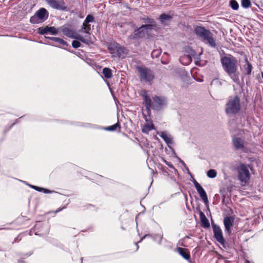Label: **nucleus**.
Wrapping results in <instances>:
<instances>
[{
    "instance_id": "cd10ccee",
    "label": "nucleus",
    "mask_w": 263,
    "mask_h": 263,
    "mask_svg": "<svg viewBox=\"0 0 263 263\" xmlns=\"http://www.w3.org/2000/svg\"><path fill=\"white\" fill-rule=\"evenodd\" d=\"M230 6L234 10H237L239 8V4L235 0H231L230 1Z\"/></svg>"
},
{
    "instance_id": "9b49d317",
    "label": "nucleus",
    "mask_w": 263,
    "mask_h": 263,
    "mask_svg": "<svg viewBox=\"0 0 263 263\" xmlns=\"http://www.w3.org/2000/svg\"><path fill=\"white\" fill-rule=\"evenodd\" d=\"M192 181L197 190V192L200 195V198L202 199L205 204L208 205L209 200L208 196L203 188L198 182H197L195 179H193Z\"/></svg>"
},
{
    "instance_id": "6ab92c4d",
    "label": "nucleus",
    "mask_w": 263,
    "mask_h": 263,
    "mask_svg": "<svg viewBox=\"0 0 263 263\" xmlns=\"http://www.w3.org/2000/svg\"><path fill=\"white\" fill-rule=\"evenodd\" d=\"M177 251L185 259L189 260L190 259V254L187 249L182 248H178Z\"/></svg>"
},
{
    "instance_id": "f3484780",
    "label": "nucleus",
    "mask_w": 263,
    "mask_h": 263,
    "mask_svg": "<svg viewBox=\"0 0 263 263\" xmlns=\"http://www.w3.org/2000/svg\"><path fill=\"white\" fill-rule=\"evenodd\" d=\"M145 121L146 124L143 126L142 131L144 133L148 134L149 131L154 128V125L151 121L147 119H145Z\"/></svg>"
},
{
    "instance_id": "c9c22d12",
    "label": "nucleus",
    "mask_w": 263,
    "mask_h": 263,
    "mask_svg": "<svg viewBox=\"0 0 263 263\" xmlns=\"http://www.w3.org/2000/svg\"><path fill=\"white\" fill-rule=\"evenodd\" d=\"M147 236V235H144V236H143V237L140 239V240L138 242H136V243H135V245H136V250H138V249H139V246H138V243H139V242H141L143 240V239L144 238H145Z\"/></svg>"
},
{
    "instance_id": "79ce46f5",
    "label": "nucleus",
    "mask_w": 263,
    "mask_h": 263,
    "mask_svg": "<svg viewBox=\"0 0 263 263\" xmlns=\"http://www.w3.org/2000/svg\"><path fill=\"white\" fill-rule=\"evenodd\" d=\"M82 259H83V258H81V260H82L81 263H82Z\"/></svg>"
},
{
    "instance_id": "72a5a7b5",
    "label": "nucleus",
    "mask_w": 263,
    "mask_h": 263,
    "mask_svg": "<svg viewBox=\"0 0 263 263\" xmlns=\"http://www.w3.org/2000/svg\"><path fill=\"white\" fill-rule=\"evenodd\" d=\"M160 54V52L159 50H155L153 51V52H152V57L153 58H157L159 56Z\"/></svg>"
},
{
    "instance_id": "f257e3e1",
    "label": "nucleus",
    "mask_w": 263,
    "mask_h": 263,
    "mask_svg": "<svg viewBox=\"0 0 263 263\" xmlns=\"http://www.w3.org/2000/svg\"><path fill=\"white\" fill-rule=\"evenodd\" d=\"M221 63L224 71L233 80L234 82L239 81V77L236 73L237 69V61L231 54L222 57L220 59Z\"/></svg>"
},
{
    "instance_id": "473e14b6",
    "label": "nucleus",
    "mask_w": 263,
    "mask_h": 263,
    "mask_svg": "<svg viewBox=\"0 0 263 263\" xmlns=\"http://www.w3.org/2000/svg\"><path fill=\"white\" fill-rule=\"evenodd\" d=\"M79 40L77 41V40H74L72 41V47H73L74 48H77L78 47H80L81 46V43L79 41Z\"/></svg>"
},
{
    "instance_id": "f03ea898",
    "label": "nucleus",
    "mask_w": 263,
    "mask_h": 263,
    "mask_svg": "<svg viewBox=\"0 0 263 263\" xmlns=\"http://www.w3.org/2000/svg\"><path fill=\"white\" fill-rule=\"evenodd\" d=\"M142 96L143 98L144 103L148 113L150 111L151 109L159 110L166 104V100L164 97L156 96L153 98L154 103H152L146 91L143 92Z\"/></svg>"
},
{
    "instance_id": "dca6fc26",
    "label": "nucleus",
    "mask_w": 263,
    "mask_h": 263,
    "mask_svg": "<svg viewBox=\"0 0 263 263\" xmlns=\"http://www.w3.org/2000/svg\"><path fill=\"white\" fill-rule=\"evenodd\" d=\"M41 226L42 227L43 230H40V232H41L42 233L41 234H37V233L36 232L35 234L40 235L42 236L47 234L49 233V228L47 224H43V223H41V222H36L35 225V229H38L39 227Z\"/></svg>"
},
{
    "instance_id": "a878e982",
    "label": "nucleus",
    "mask_w": 263,
    "mask_h": 263,
    "mask_svg": "<svg viewBox=\"0 0 263 263\" xmlns=\"http://www.w3.org/2000/svg\"><path fill=\"white\" fill-rule=\"evenodd\" d=\"M117 53L119 57L123 58L126 54V50L123 47H119L117 48Z\"/></svg>"
},
{
    "instance_id": "423d86ee",
    "label": "nucleus",
    "mask_w": 263,
    "mask_h": 263,
    "mask_svg": "<svg viewBox=\"0 0 263 263\" xmlns=\"http://www.w3.org/2000/svg\"><path fill=\"white\" fill-rule=\"evenodd\" d=\"M62 32L65 35L72 39H75L77 40H79L85 44H89L91 43V41L89 35L82 36L69 28H64L62 29Z\"/></svg>"
},
{
    "instance_id": "1a4fd4ad",
    "label": "nucleus",
    "mask_w": 263,
    "mask_h": 263,
    "mask_svg": "<svg viewBox=\"0 0 263 263\" xmlns=\"http://www.w3.org/2000/svg\"><path fill=\"white\" fill-rule=\"evenodd\" d=\"M152 29L153 26L152 25H143L140 28L135 30L134 34L131 35L130 37L132 39L142 38L148 33L149 30Z\"/></svg>"
},
{
    "instance_id": "6e6552de",
    "label": "nucleus",
    "mask_w": 263,
    "mask_h": 263,
    "mask_svg": "<svg viewBox=\"0 0 263 263\" xmlns=\"http://www.w3.org/2000/svg\"><path fill=\"white\" fill-rule=\"evenodd\" d=\"M238 179L241 184H246L250 180V174L247 166L244 164H241L238 168Z\"/></svg>"
},
{
    "instance_id": "0eeeda50",
    "label": "nucleus",
    "mask_w": 263,
    "mask_h": 263,
    "mask_svg": "<svg viewBox=\"0 0 263 263\" xmlns=\"http://www.w3.org/2000/svg\"><path fill=\"white\" fill-rule=\"evenodd\" d=\"M49 16V13L44 8L37 10L35 14L31 17L30 22L32 24H39L45 22Z\"/></svg>"
},
{
    "instance_id": "58836bf2",
    "label": "nucleus",
    "mask_w": 263,
    "mask_h": 263,
    "mask_svg": "<svg viewBox=\"0 0 263 263\" xmlns=\"http://www.w3.org/2000/svg\"><path fill=\"white\" fill-rule=\"evenodd\" d=\"M28 185H29L30 187H31V188H32V189H34V190H35V189H36V186H37L32 185H29V184H28Z\"/></svg>"
},
{
    "instance_id": "a211bd4d",
    "label": "nucleus",
    "mask_w": 263,
    "mask_h": 263,
    "mask_svg": "<svg viewBox=\"0 0 263 263\" xmlns=\"http://www.w3.org/2000/svg\"><path fill=\"white\" fill-rule=\"evenodd\" d=\"M199 216L201 221V224L203 228H208L210 227V224L207 218L206 217L204 214L200 211L199 213Z\"/></svg>"
},
{
    "instance_id": "7c9ffc66",
    "label": "nucleus",
    "mask_w": 263,
    "mask_h": 263,
    "mask_svg": "<svg viewBox=\"0 0 263 263\" xmlns=\"http://www.w3.org/2000/svg\"><path fill=\"white\" fill-rule=\"evenodd\" d=\"M117 127L120 128V125L118 123L106 127L105 129L108 131H115L117 129Z\"/></svg>"
},
{
    "instance_id": "f704fd0d",
    "label": "nucleus",
    "mask_w": 263,
    "mask_h": 263,
    "mask_svg": "<svg viewBox=\"0 0 263 263\" xmlns=\"http://www.w3.org/2000/svg\"><path fill=\"white\" fill-rule=\"evenodd\" d=\"M162 161L170 168H174L173 165L170 162L162 158Z\"/></svg>"
},
{
    "instance_id": "393cba45",
    "label": "nucleus",
    "mask_w": 263,
    "mask_h": 263,
    "mask_svg": "<svg viewBox=\"0 0 263 263\" xmlns=\"http://www.w3.org/2000/svg\"><path fill=\"white\" fill-rule=\"evenodd\" d=\"M102 73L104 77L107 79H110L112 76V71L109 68H104L102 70Z\"/></svg>"
},
{
    "instance_id": "412c9836",
    "label": "nucleus",
    "mask_w": 263,
    "mask_h": 263,
    "mask_svg": "<svg viewBox=\"0 0 263 263\" xmlns=\"http://www.w3.org/2000/svg\"><path fill=\"white\" fill-rule=\"evenodd\" d=\"M246 65L243 66L245 72L246 74L250 75L251 73L252 70V66L250 63H249L248 59H245Z\"/></svg>"
},
{
    "instance_id": "7ed1b4c3",
    "label": "nucleus",
    "mask_w": 263,
    "mask_h": 263,
    "mask_svg": "<svg viewBox=\"0 0 263 263\" xmlns=\"http://www.w3.org/2000/svg\"><path fill=\"white\" fill-rule=\"evenodd\" d=\"M195 34L202 42L208 44L211 47L215 48L216 46L213 34L209 30L203 27L196 26L194 29Z\"/></svg>"
},
{
    "instance_id": "4c0bfd02",
    "label": "nucleus",
    "mask_w": 263,
    "mask_h": 263,
    "mask_svg": "<svg viewBox=\"0 0 263 263\" xmlns=\"http://www.w3.org/2000/svg\"><path fill=\"white\" fill-rule=\"evenodd\" d=\"M43 190H44V188L40 187H39V186H36V187L35 190L37 191L40 192H42Z\"/></svg>"
},
{
    "instance_id": "a19ab883",
    "label": "nucleus",
    "mask_w": 263,
    "mask_h": 263,
    "mask_svg": "<svg viewBox=\"0 0 263 263\" xmlns=\"http://www.w3.org/2000/svg\"><path fill=\"white\" fill-rule=\"evenodd\" d=\"M61 210V209H58L57 211H56V212H60V211Z\"/></svg>"
},
{
    "instance_id": "e433bc0d",
    "label": "nucleus",
    "mask_w": 263,
    "mask_h": 263,
    "mask_svg": "<svg viewBox=\"0 0 263 263\" xmlns=\"http://www.w3.org/2000/svg\"><path fill=\"white\" fill-rule=\"evenodd\" d=\"M42 192H44V193H46V194H49V193H51L52 192V191L44 188V190Z\"/></svg>"
},
{
    "instance_id": "bb28decb",
    "label": "nucleus",
    "mask_w": 263,
    "mask_h": 263,
    "mask_svg": "<svg viewBox=\"0 0 263 263\" xmlns=\"http://www.w3.org/2000/svg\"><path fill=\"white\" fill-rule=\"evenodd\" d=\"M142 20L144 23L148 24V25H152L153 26V27L156 26L155 21H154V19L152 18L148 17H145L142 18Z\"/></svg>"
},
{
    "instance_id": "2eb2a0df",
    "label": "nucleus",
    "mask_w": 263,
    "mask_h": 263,
    "mask_svg": "<svg viewBox=\"0 0 263 263\" xmlns=\"http://www.w3.org/2000/svg\"><path fill=\"white\" fill-rule=\"evenodd\" d=\"M233 145L236 150L244 148V141L238 137H234L232 139Z\"/></svg>"
},
{
    "instance_id": "5701e85b",
    "label": "nucleus",
    "mask_w": 263,
    "mask_h": 263,
    "mask_svg": "<svg viewBox=\"0 0 263 263\" xmlns=\"http://www.w3.org/2000/svg\"><path fill=\"white\" fill-rule=\"evenodd\" d=\"M45 37L46 39H49L50 40L54 41L60 44H61L63 45H65V46L68 45L67 43L61 38L57 37H49V36H45Z\"/></svg>"
},
{
    "instance_id": "c756f323",
    "label": "nucleus",
    "mask_w": 263,
    "mask_h": 263,
    "mask_svg": "<svg viewBox=\"0 0 263 263\" xmlns=\"http://www.w3.org/2000/svg\"><path fill=\"white\" fill-rule=\"evenodd\" d=\"M241 6L244 8H248L251 6V3L250 0H241Z\"/></svg>"
},
{
    "instance_id": "f8f14e48",
    "label": "nucleus",
    "mask_w": 263,
    "mask_h": 263,
    "mask_svg": "<svg viewBox=\"0 0 263 263\" xmlns=\"http://www.w3.org/2000/svg\"><path fill=\"white\" fill-rule=\"evenodd\" d=\"M212 226L215 238L219 243L223 246L225 241L220 228L215 223H212Z\"/></svg>"
},
{
    "instance_id": "aec40b11",
    "label": "nucleus",
    "mask_w": 263,
    "mask_h": 263,
    "mask_svg": "<svg viewBox=\"0 0 263 263\" xmlns=\"http://www.w3.org/2000/svg\"><path fill=\"white\" fill-rule=\"evenodd\" d=\"M159 135L168 145L172 144L173 143L172 138L166 132H161L159 134Z\"/></svg>"
},
{
    "instance_id": "4468645a",
    "label": "nucleus",
    "mask_w": 263,
    "mask_h": 263,
    "mask_svg": "<svg viewBox=\"0 0 263 263\" xmlns=\"http://www.w3.org/2000/svg\"><path fill=\"white\" fill-rule=\"evenodd\" d=\"M234 222L233 219L231 217L227 216L224 218L223 223L225 228V231L230 235L231 233V228L233 227Z\"/></svg>"
},
{
    "instance_id": "9d476101",
    "label": "nucleus",
    "mask_w": 263,
    "mask_h": 263,
    "mask_svg": "<svg viewBox=\"0 0 263 263\" xmlns=\"http://www.w3.org/2000/svg\"><path fill=\"white\" fill-rule=\"evenodd\" d=\"M37 33L44 35L46 34L55 35L58 34L59 29L53 26L49 27L46 26L45 27H39L37 29Z\"/></svg>"
},
{
    "instance_id": "2f4dec72",
    "label": "nucleus",
    "mask_w": 263,
    "mask_h": 263,
    "mask_svg": "<svg viewBox=\"0 0 263 263\" xmlns=\"http://www.w3.org/2000/svg\"><path fill=\"white\" fill-rule=\"evenodd\" d=\"M93 21H94V17L91 14H88L86 16L84 22V24H88L90 22H93Z\"/></svg>"
},
{
    "instance_id": "20e7f679",
    "label": "nucleus",
    "mask_w": 263,
    "mask_h": 263,
    "mask_svg": "<svg viewBox=\"0 0 263 263\" xmlns=\"http://www.w3.org/2000/svg\"><path fill=\"white\" fill-rule=\"evenodd\" d=\"M136 69L138 71V76L141 82L151 85L155 78V73L151 69L146 67L137 66Z\"/></svg>"
},
{
    "instance_id": "b1692460",
    "label": "nucleus",
    "mask_w": 263,
    "mask_h": 263,
    "mask_svg": "<svg viewBox=\"0 0 263 263\" xmlns=\"http://www.w3.org/2000/svg\"><path fill=\"white\" fill-rule=\"evenodd\" d=\"M91 30L90 25L88 24H84V22H83L82 29L81 30V32H85L87 34L86 35H89V37H90V33L89 31ZM91 39V38H90Z\"/></svg>"
},
{
    "instance_id": "c85d7f7f",
    "label": "nucleus",
    "mask_w": 263,
    "mask_h": 263,
    "mask_svg": "<svg viewBox=\"0 0 263 263\" xmlns=\"http://www.w3.org/2000/svg\"><path fill=\"white\" fill-rule=\"evenodd\" d=\"M206 175L210 178H214L217 176V172L214 169H210L207 172Z\"/></svg>"
},
{
    "instance_id": "ea45409f",
    "label": "nucleus",
    "mask_w": 263,
    "mask_h": 263,
    "mask_svg": "<svg viewBox=\"0 0 263 263\" xmlns=\"http://www.w3.org/2000/svg\"><path fill=\"white\" fill-rule=\"evenodd\" d=\"M245 263H251L249 260H246Z\"/></svg>"
},
{
    "instance_id": "4be33fe9",
    "label": "nucleus",
    "mask_w": 263,
    "mask_h": 263,
    "mask_svg": "<svg viewBox=\"0 0 263 263\" xmlns=\"http://www.w3.org/2000/svg\"><path fill=\"white\" fill-rule=\"evenodd\" d=\"M172 19V16L168 14H166L165 13L162 14L159 16V20L161 21V22L163 24H166V23L171 21Z\"/></svg>"
},
{
    "instance_id": "39448f33",
    "label": "nucleus",
    "mask_w": 263,
    "mask_h": 263,
    "mask_svg": "<svg viewBox=\"0 0 263 263\" xmlns=\"http://www.w3.org/2000/svg\"><path fill=\"white\" fill-rule=\"evenodd\" d=\"M240 101L238 96L230 97L226 105L227 114L235 115L240 110Z\"/></svg>"
},
{
    "instance_id": "ddd939ff",
    "label": "nucleus",
    "mask_w": 263,
    "mask_h": 263,
    "mask_svg": "<svg viewBox=\"0 0 263 263\" xmlns=\"http://www.w3.org/2000/svg\"><path fill=\"white\" fill-rule=\"evenodd\" d=\"M46 2L52 8L60 10H65L66 6L63 1L59 0H45Z\"/></svg>"
}]
</instances>
